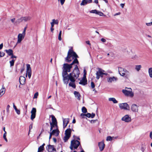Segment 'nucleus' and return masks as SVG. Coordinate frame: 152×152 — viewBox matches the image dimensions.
I'll return each instance as SVG.
<instances>
[{
    "label": "nucleus",
    "mask_w": 152,
    "mask_h": 152,
    "mask_svg": "<svg viewBox=\"0 0 152 152\" xmlns=\"http://www.w3.org/2000/svg\"><path fill=\"white\" fill-rule=\"evenodd\" d=\"M92 0H83L81 3L80 4L81 5H85L87 3H91Z\"/></svg>",
    "instance_id": "412c9836"
},
{
    "label": "nucleus",
    "mask_w": 152,
    "mask_h": 152,
    "mask_svg": "<svg viewBox=\"0 0 152 152\" xmlns=\"http://www.w3.org/2000/svg\"><path fill=\"white\" fill-rule=\"evenodd\" d=\"M118 71L120 75L126 78H128L130 76L129 72L123 68L118 67Z\"/></svg>",
    "instance_id": "20e7f679"
},
{
    "label": "nucleus",
    "mask_w": 152,
    "mask_h": 152,
    "mask_svg": "<svg viewBox=\"0 0 152 152\" xmlns=\"http://www.w3.org/2000/svg\"><path fill=\"white\" fill-rule=\"evenodd\" d=\"M113 137H112L110 136H108L107 137L106 140L111 141L112 140L113 138Z\"/></svg>",
    "instance_id": "ea45409f"
},
{
    "label": "nucleus",
    "mask_w": 152,
    "mask_h": 152,
    "mask_svg": "<svg viewBox=\"0 0 152 152\" xmlns=\"http://www.w3.org/2000/svg\"><path fill=\"white\" fill-rule=\"evenodd\" d=\"M15 111H16L17 113L18 114V115H19L20 114V110H18V109H16V110H15Z\"/></svg>",
    "instance_id": "8fccbe9b"
},
{
    "label": "nucleus",
    "mask_w": 152,
    "mask_h": 152,
    "mask_svg": "<svg viewBox=\"0 0 152 152\" xmlns=\"http://www.w3.org/2000/svg\"><path fill=\"white\" fill-rule=\"evenodd\" d=\"M120 6L122 7V8H123L124 7V4H120Z\"/></svg>",
    "instance_id": "774afa93"
},
{
    "label": "nucleus",
    "mask_w": 152,
    "mask_h": 152,
    "mask_svg": "<svg viewBox=\"0 0 152 152\" xmlns=\"http://www.w3.org/2000/svg\"><path fill=\"white\" fill-rule=\"evenodd\" d=\"M108 100L109 101H112L115 104L117 103L118 102L114 98H109Z\"/></svg>",
    "instance_id": "c756f323"
},
{
    "label": "nucleus",
    "mask_w": 152,
    "mask_h": 152,
    "mask_svg": "<svg viewBox=\"0 0 152 152\" xmlns=\"http://www.w3.org/2000/svg\"><path fill=\"white\" fill-rule=\"evenodd\" d=\"M50 117H51L52 118V122H51V123L57 124V121L55 117L53 115H50Z\"/></svg>",
    "instance_id": "bb28decb"
},
{
    "label": "nucleus",
    "mask_w": 152,
    "mask_h": 152,
    "mask_svg": "<svg viewBox=\"0 0 152 152\" xmlns=\"http://www.w3.org/2000/svg\"><path fill=\"white\" fill-rule=\"evenodd\" d=\"M50 131H51L52 130L53 128L55 126H56V128H58V127L57 125V124H56L55 123H51V122H50Z\"/></svg>",
    "instance_id": "cd10ccee"
},
{
    "label": "nucleus",
    "mask_w": 152,
    "mask_h": 152,
    "mask_svg": "<svg viewBox=\"0 0 152 152\" xmlns=\"http://www.w3.org/2000/svg\"><path fill=\"white\" fill-rule=\"evenodd\" d=\"M75 64H78L79 62L77 59H74L72 62L70 64L65 63L63 65L62 75L64 83L67 84L68 83L69 80L66 75H68V72H70L71 69L72 67V65Z\"/></svg>",
    "instance_id": "f257e3e1"
},
{
    "label": "nucleus",
    "mask_w": 152,
    "mask_h": 152,
    "mask_svg": "<svg viewBox=\"0 0 152 152\" xmlns=\"http://www.w3.org/2000/svg\"><path fill=\"white\" fill-rule=\"evenodd\" d=\"M101 41L103 42H106V40L104 38H102L101 39Z\"/></svg>",
    "instance_id": "bf43d9fd"
},
{
    "label": "nucleus",
    "mask_w": 152,
    "mask_h": 152,
    "mask_svg": "<svg viewBox=\"0 0 152 152\" xmlns=\"http://www.w3.org/2000/svg\"><path fill=\"white\" fill-rule=\"evenodd\" d=\"M58 1L60 2L61 5H63L64 4L65 0H58Z\"/></svg>",
    "instance_id": "49530a36"
},
{
    "label": "nucleus",
    "mask_w": 152,
    "mask_h": 152,
    "mask_svg": "<svg viewBox=\"0 0 152 152\" xmlns=\"http://www.w3.org/2000/svg\"><path fill=\"white\" fill-rule=\"evenodd\" d=\"M139 56L137 55H135L132 57V58L134 59H137L139 57Z\"/></svg>",
    "instance_id": "c03bdc74"
},
{
    "label": "nucleus",
    "mask_w": 152,
    "mask_h": 152,
    "mask_svg": "<svg viewBox=\"0 0 152 152\" xmlns=\"http://www.w3.org/2000/svg\"><path fill=\"white\" fill-rule=\"evenodd\" d=\"M38 95V92H37L34 94V98H37Z\"/></svg>",
    "instance_id": "de8ad7c7"
},
{
    "label": "nucleus",
    "mask_w": 152,
    "mask_h": 152,
    "mask_svg": "<svg viewBox=\"0 0 152 152\" xmlns=\"http://www.w3.org/2000/svg\"><path fill=\"white\" fill-rule=\"evenodd\" d=\"M5 55V53L3 52L0 51V57H4Z\"/></svg>",
    "instance_id": "79ce46f5"
},
{
    "label": "nucleus",
    "mask_w": 152,
    "mask_h": 152,
    "mask_svg": "<svg viewBox=\"0 0 152 152\" xmlns=\"http://www.w3.org/2000/svg\"><path fill=\"white\" fill-rule=\"evenodd\" d=\"M50 136H49V140L51 138L52 135H53V134H52L51 132H50Z\"/></svg>",
    "instance_id": "680f3d73"
},
{
    "label": "nucleus",
    "mask_w": 152,
    "mask_h": 152,
    "mask_svg": "<svg viewBox=\"0 0 152 152\" xmlns=\"http://www.w3.org/2000/svg\"><path fill=\"white\" fill-rule=\"evenodd\" d=\"M90 12L91 13H95L96 14L99 15L100 16H102L103 15V13L102 12L97 11L96 10H92Z\"/></svg>",
    "instance_id": "aec40b11"
},
{
    "label": "nucleus",
    "mask_w": 152,
    "mask_h": 152,
    "mask_svg": "<svg viewBox=\"0 0 152 152\" xmlns=\"http://www.w3.org/2000/svg\"><path fill=\"white\" fill-rule=\"evenodd\" d=\"M46 149L49 152H56V149L54 147L53 145H48L47 146Z\"/></svg>",
    "instance_id": "ddd939ff"
},
{
    "label": "nucleus",
    "mask_w": 152,
    "mask_h": 152,
    "mask_svg": "<svg viewBox=\"0 0 152 152\" xmlns=\"http://www.w3.org/2000/svg\"><path fill=\"white\" fill-rule=\"evenodd\" d=\"M15 18H12V19H11V22L12 23H14V24L15 23Z\"/></svg>",
    "instance_id": "13d9d810"
},
{
    "label": "nucleus",
    "mask_w": 152,
    "mask_h": 152,
    "mask_svg": "<svg viewBox=\"0 0 152 152\" xmlns=\"http://www.w3.org/2000/svg\"><path fill=\"white\" fill-rule=\"evenodd\" d=\"M70 137V136L65 135V136L64 137V141L65 142H66L69 139Z\"/></svg>",
    "instance_id": "72a5a7b5"
},
{
    "label": "nucleus",
    "mask_w": 152,
    "mask_h": 152,
    "mask_svg": "<svg viewBox=\"0 0 152 152\" xmlns=\"http://www.w3.org/2000/svg\"><path fill=\"white\" fill-rule=\"evenodd\" d=\"M131 109L133 112H137L138 110V106L136 104H133L132 105Z\"/></svg>",
    "instance_id": "dca6fc26"
},
{
    "label": "nucleus",
    "mask_w": 152,
    "mask_h": 152,
    "mask_svg": "<svg viewBox=\"0 0 152 152\" xmlns=\"http://www.w3.org/2000/svg\"><path fill=\"white\" fill-rule=\"evenodd\" d=\"M61 33H62V31H60L59 32V35H58V39L60 41L61 40Z\"/></svg>",
    "instance_id": "a19ab883"
},
{
    "label": "nucleus",
    "mask_w": 152,
    "mask_h": 152,
    "mask_svg": "<svg viewBox=\"0 0 152 152\" xmlns=\"http://www.w3.org/2000/svg\"><path fill=\"white\" fill-rule=\"evenodd\" d=\"M80 74V72L78 66L76 65L72 72L67 75L68 79L72 82H75V80L79 77Z\"/></svg>",
    "instance_id": "f03ea898"
},
{
    "label": "nucleus",
    "mask_w": 152,
    "mask_h": 152,
    "mask_svg": "<svg viewBox=\"0 0 152 152\" xmlns=\"http://www.w3.org/2000/svg\"><path fill=\"white\" fill-rule=\"evenodd\" d=\"M13 107L15 109V110L17 109V108L16 106H15V104L14 103H13Z\"/></svg>",
    "instance_id": "69168bd1"
},
{
    "label": "nucleus",
    "mask_w": 152,
    "mask_h": 152,
    "mask_svg": "<svg viewBox=\"0 0 152 152\" xmlns=\"http://www.w3.org/2000/svg\"><path fill=\"white\" fill-rule=\"evenodd\" d=\"M23 21L27 22L29 21L31 19V17L29 16H26L25 17H22Z\"/></svg>",
    "instance_id": "5701e85b"
},
{
    "label": "nucleus",
    "mask_w": 152,
    "mask_h": 152,
    "mask_svg": "<svg viewBox=\"0 0 152 152\" xmlns=\"http://www.w3.org/2000/svg\"><path fill=\"white\" fill-rule=\"evenodd\" d=\"M86 116L88 118H90L91 117V114L90 113H87L86 114Z\"/></svg>",
    "instance_id": "09e8293b"
},
{
    "label": "nucleus",
    "mask_w": 152,
    "mask_h": 152,
    "mask_svg": "<svg viewBox=\"0 0 152 152\" xmlns=\"http://www.w3.org/2000/svg\"><path fill=\"white\" fill-rule=\"evenodd\" d=\"M32 128V124L30 125L29 127V131H30V130H31Z\"/></svg>",
    "instance_id": "052dcab7"
},
{
    "label": "nucleus",
    "mask_w": 152,
    "mask_h": 152,
    "mask_svg": "<svg viewBox=\"0 0 152 152\" xmlns=\"http://www.w3.org/2000/svg\"><path fill=\"white\" fill-rule=\"evenodd\" d=\"M91 85L92 88H94L95 86L94 83L93 82H91Z\"/></svg>",
    "instance_id": "a18cd8bd"
},
{
    "label": "nucleus",
    "mask_w": 152,
    "mask_h": 152,
    "mask_svg": "<svg viewBox=\"0 0 152 152\" xmlns=\"http://www.w3.org/2000/svg\"><path fill=\"white\" fill-rule=\"evenodd\" d=\"M53 135H55L56 136H58L60 133V132L58 130V128H56V129L53 130L51 132Z\"/></svg>",
    "instance_id": "a211bd4d"
},
{
    "label": "nucleus",
    "mask_w": 152,
    "mask_h": 152,
    "mask_svg": "<svg viewBox=\"0 0 152 152\" xmlns=\"http://www.w3.org/2000/svg\"><path fill=\"white\" fill-rule=\"evenodd\" d=\"M80 116H81L82 118H85V116H86V114L81 113L80 114Z\"/></svg>",
    "instance_id": "5fc2aeb1"
},
{
    "label": "nucleus",
    "mask_w": 152,
    "mask_h": 152,
    "mask_svg": "<svg viewBox=\"0 0 152 152\" xmlns=\"http://www.w3.org/2000/svg\"><path fill=\"white\" fill-rule=\"evenodd\" d=\"M26 77H27V75H28V77L29 79H30L31 75V68L30 67V65L29 64H27L26 65Z\"/></svg>",
    "instance_id": "1a4fd4ad"
},
{
    "label": "nucleus",
    "mask_w": 152,
    "mask_h": 152,
    "mask_svg": "<svg viewBox=\"0 0 152 152\" xmlns=\"http://www.w3.org/2000/svg\"><path fill=\"white\" fill-rule=\"evenodd\" d=\"M6 135H7V132H5L3 134V138H5V137H6Z\"/></svg>",
    "instance_id": "e2e57ef3"
},
{
    "label": "nucleus",
    "mask_w": 152,
    "mask_h": 152,
    "mask_svg": "<svg viewBox=\"0 0 152 152\" xmlns=\"http://www.w3.org/2000/svg\"><path fill=\"white\" fill-rule=\"evenodd\" d=\"M44 147L43 146H40L39 148L38 149V151L37 152H41V151H43L44 150Z\"/></svg>",
    "instance_id": "c9c22d12"
},
{
    "label": "nucleus",
    "mask_w": 152,
    "mask_h": 152,
    "mask_svg": "<svg viewBox=\"0 0 152 152\" xmlns=\"http://www.w3.org/2000/svg\"><path fill=\"white\" fill-rule=\"evenodd\" d=\"M63 124H66L67 125L69 122V120L68 118L63 119Z\"/></svg>",
    "instance_id": "2f4dec72"
},
{
    "label": "nucleus",
    "mask_w": 152,
    "mask_h": 152,
    "mask_svg": "<svg viewBox=\"0 0 152 152\" xmlns=\"http://www.w3.org/2000/svg\"><path fill=\"white\" fill-rule=\"evenodd\" d=\"M10 106L9 105H8L7 106V108H6V110H7V112H8L9 111V109L10 108Z\"/></svg>",
    "instance_id": "864d4df0"
},
{
    "label": "nucleus",
    "mask_w": 152,
    "mask_h": 152,
    "mask_svg": "<svg viewBox=\"0 0 152 152\" xmlns=\"http://www.w3.org/2000/svg\"><path fill=\"white\" fill-rule=\"evenodd\" d=\"M73 138H74V139L73 140H80V138L79 137H77L75 135L73 136Z\"/></svg>",
    "instance_id": "37998d69"
},
{
    "label": "nucleus",
    "mask_w": 152,
    "mask_h": 152,
    "mask_svg": "<svg viewBox=\"0 0 152 152\" xmlns=\"http://www.w3.org/2000/svg\"><path fill=\"white\" fill-rule=\"evenodd\" d=\"M11 58H17V57L13 55V54H12V55H11Z\"/></svg>",
    "instance_id": "4d7b16f0"
},
{
    "label": "nucleus",
    "mask_w": 152,
    "mask_h": 152,
    "mask_svg": "<svg viewBox=\"0 0 152 152\" xmlns=\"http://www.w3.org/2000/svg\"><path fill=\"white\" fill-rule=\"evenodd\" d=\"M26 28H27V27H25V28H24V30L22 34H24V35H25L26 31Z\"/></svg>",
    "instance_id": "3c124183"
},
{
    "label": "nucleus",
    "mask_w": 152,
    "mask_h": 152,
    "mask_svg": "<svg viewBox=\"0 0 152 152\" xmlns=\"http://www.w3.org/2000/svg\"><path fill=\"white\" fill-rule=\"evenodd\" d=\"M86 74L83 75V77L79 83V84L83 86H85L87 84V80L86 76H85Z\"/></svg>",
    "instance_id": "9b49d317"
},
{
    "label": "nucleus",
    "mask_w": 152,
    "mask_h": 152,
    "mask_svg": "<svg viewBox=\"0 0 152 152\" xmlns=\"http://www.w3.org/2000/svg\"><path fill=\"white\" fill-rule=\"evenodd\" d=\"M82 112L84 113H86L87 112L86 108L85 107H83L82 108Z\"/></svg>",
    "instance_id": "e433bc0d"
},
{
    "label": "nucleus",
    "mask_w": 152,
    "mask_h": 152,
    "mask_svg": "<svg viewBox=\"0 0 152 152\" xmlns=\"http://www.w3.org/2000/svg\"><path fill=\"white\" fill-rule=\"evenodd\" d=\"M15 60L12 59V60L10 61V66H14L15 61Z\"/></svg>",
    "instance_id": "4c0bfd02"
},
{
    "label": "nucleus",
    "mask_w": 152,
    "mask_h": 152,
    "mask_svg": "<svg viewBox=\"0 0 152 152\" xmlns=\"http://www.w3.org/2000/svg\"><path fill=\"white\" fill-rule=\"evenodd\" d=\"M122 92L126 96L132 97L134 96V93L131 88L126 87L124 89L122 90Z\"/></svg>",
    "instance_id": "39448f33"
},
{
    "label": "nucleus",
    "mask_w": 152,
    "mask_h": 152,
    "mask_svg": "<svg viewBox=\"0 0 152 152\" xmlns=\"http://www.w3.org/2000/svg\"><path fill=\"white\" fill-rule=\"evenodd\" d=\"M98 70L96 72V78L98 80L99 79L100 77H103V72H105V71L101 69V68H98Z\"/></svg>",
    "instance_id": "0eeeda50"
},
{
    "label": "nucleus",
    "mask_w": 152,
    "mask_h": 152,
    "mask_svg": "<svg viewBox=\"0 0 152 152\" xmlns=\"http://www.w3.org/2000/svg\"><path fill=\"white\" fill-rule=\"evenodd\" d=\"M5 91V88L4 85H3L2 86V88L0 90V93L2 94V95H3L4 94Z\"/></svg>",
    "instance_id": "c85d7f7f"
},
{
    "label": "nucleus",
    "mask_w": 152,
    "mask_h": 152,
    "mask_svg": "<svg viewBox=\"0 0 152 152\" xmlns=\"http://www.w3.org/2000/svg\"><path fill=\"white\" fill-rule=\"evenodd\" d=\"M54 24H57L58 25V20H55L54 19L52 20V22Z\"/></svg>",
    "instance_id": "58836bf2"
},
{
    "label": "nucleus",
    "mask_w": 152,
    "mask_h": 152,
    "mask_svg": "<svg viewBox=\"0 0 152 152\" xmlns=\"http://www.w3.org/2000/svg\"><path fill=\"white\" fill-rule=\"evenodd\" d=\"M3 46V45L2 43L0 45V50H1Z\"/></svg>",
    "instance_id": "0e129e2a"
},
{
    "label": "nucleus",
    "mask_w": 152,
    "mask_h": 152,
    "mask_svg": "<svg viewBox=\"0 0 152 152\" xmlns=\"http://www.w3.org/2000/svg\"><path fill=\"white\" fill-rule=\"evenodd\" d=\"M146 25L148 26H151L152 25V21L150 23H146Z\"/></svg>",
    "instance_id": "603ef678"
},
{
    "label": "nucleus",
    "mask_w": 152,
    "mask_h": 152,
    "mask_svg": "<svg viewBox=\"0 0 152 152\" xmlns=\"http://www.w3.org/2000/svg\"><path fill=\"white\" fill-rule=\"evenodd\" d=\"M142 68L141 65H137L135 66V69L138 72Z\"/></svg>",
    "instance_id": "473e14b6"
},
{
    "label": "nucleus",
    "mask_w": 152,
    "mask_h": 152,
    "mask_svg": "<svg viewBox=\"0 0 152 152\" xmlns=\"http://www.w3.org/2000/svg\"><path fill=\"white\" fill-rule=\"evenodd\" d=\"M74 83V82H70L69 84V86H71L74 88H76V85Z\"/></svg>",
    "instance_id": "f704fd0d"
},
{
    "label": "nucleus",
    "mask_w": 152,
    "mask_h": 152,
    "mask_svg": "<svg viewBox=\"0 0 152 152\" xmlns=\"http://www.w3.org/2000/svg\"><path fill=\"white\" fill-rule=\"evenodd\" d=\"M150 137L152 139V132H151L150 134Z\"/></svg>",
    "instance_id": "338daca9"
},
{
    "label": "nucleus",
    "mask_w": 152,
    "mask_h": 152,
    "mask_svg": "<svg viewBox=\"0 0 152 152\" xmlns=\"http://www.w3.org/2000/svg\"><path fill=\"white\" fill-rule=\"evenodd\" d=\"M36 109L35 108H33L31 112V119L32 120L35 118L36 117Z\"/></svg>",
    "instance_id": "9d476101"
},
{
    "label": "nucleus",
    "mask_w": 152,
    "mask_h": 152,
    "mask_svg": "<svg viewBox=\"0 0 152 152\" xmlns=\"http://www.w3.org/2000/svg\"><path fill=\"white\" fill-rule=\"evenodd\" d=\"M80 145V142L78 140H72L71 141L70 148L72 151L73 150V148L74 149L77 148Z\"/></svg>",
    "instance_id": "423d86ee"
},
{
    "label": "nucleus",
    "mask_w": 152,
    "mask_h": 152,
    "mask_svg": "<svg viewBox=\"0 0 152 152\" xmlns=\"http://www.w3.org/2000/svg\"><path fill=\"white\" fill-rule=\"evenodd\" d=\"M121 120L126 122H129L131 121V119L128 115H126L122 118Z\"/></svg>",
    "instance_id": "f8f14e48"
},
{
    "label": "nucleus",
    "mask_w": 152,
    "mask_h": 152,
    "mask_svg": "<svg viewBox=\"0 0 152 152\" xmlns=\"http://www.w3.org/2000/svg\"><path fill=\"white\" fill-rule=\"evenodd\" d=\"M26 82V78L25 77L23 76H20L19 78V82L20 84L22 85L25 84Z\"/></svg>",
    "instance_id": "6ab92c4d"
},
{
    "label": "nucleus",
    "mask_w": 152,
    "mask_h": 152,
    "mask_svg": "<svg viewBox=\"0 0 152 152\" xmlns=\"http://www.w3.org/2000/svg\"><path fill=\"white\" fill-rule=\"evenodd\" d=\"M5 51L9 56H11L13 53V51L12 50L9 49V50H5Z\"/></svg>",
    "instance_id": "393cba45"
},
{
    "label": "nucleus",
    "mask_w": 152,
    "mask_h": 152,
    "mask_svg": "<svg viewBox=\"0 0 152 152\" xmlns=\"http://www.w3.org/2000/svg\"><path fill=\"white\" fill-rule=\"evenodd\" d=\"M23 21V17H22L20 18H19L18 19H17L15 22L14 24L17 25V24L20 23Z\"/></svg>",
    "instance_id": "b1692460"
},
{
    "label": "nucleus",
    "mask_w": 152,
    "mask_h": 152,
    "mask_svg": "<svg viewBox=\"0 0 152 152\" xmlns=\"http://www.w3.org/2000/svg\"><path fill=\"white\" fill-rule=\"evenodd\" d=\"M78 56L76 53L72 49L69 50L67 56L65 58V61L66 62L70 63L74 58L77 59Z\"/></svg>",
    "instance_id": "7ed1b4c3"
},
{
    "label": "nucleus",
    "mask_w": 152,
    "mask_h": 152,
    "mask_svg": "<svg viewBox=\"0 0 152 152\" xmlns=\"http://www.w3.org/2000/svg\"><path fill=\"white\" fill-rule=\"evenodd\" d=\"M118 80V78L115 77L113 76L112 77H109L107 78V80L108 82L111 83L112 82H116Z\"/></svg>",
    "instance_id": "2eb2a0df"
},
{
    "label": "nucleus",
    "mask_w": 152,
    "mask_h": 152,
    "mask_svg": "<svg viewBox=\"0 0 152 152\" xmlns=\"http://www.w3.org/2000/svg\"><path fill=\"white\" fill-rule=\"evenodd\" d=\"M98 146L100 151H102L104 148L105 144L102 141L99 142Z\"/></svg>",
    "instance_id": "f3484780"
},
{
    "label": "nucleus",
    "mask_w": 152,
    "mask_h": 152,
    "mask_svg": "<svg viewBox=\"0 0 152 152\" xmlns=\"http://www.w3.org/2000/svg\"><path fill=\"white\" fill-rule=\"evenodd\" d=\"M119 106L120 108L121 109L125 110H129V107L126 103L119 104Z\"/></svg>",
    "instance_id": "6e6552de"
},
{
    "label": "nucleus",
    "mask_w": 152,
    "mask_h": 152,
    "mask_svg": "<svg viewBox=\"0 0 152 152\" xmlns=\"http://www.w3.org/2000/svg\"><path fill=\"white\" fill-rule=\"evenodd\" d=\"M74 94L75 97L77 98L78 100H80L81 96L79 92L76 91H75Z\"/></svg>",
    "instance_id": "4be33fe9"
},
{
    "label": "nucleus",
    "mask_w": 152,
    "mask_h": 152,
    "mask_svg": "<svg viewBox=\"0 0 152 152\" xmlns=\"http://www.w3.org/2000/svg\"><path fill=\"white\" fill-rule=\"evenodd\" d=\"M25 35L22 34H19L18 36V41L17 43H20L22 40L24 38Z\"/></svg>",
    "instance_id": "4468645a"
},
{
    "label": "nucleus",
    "mask_w": 152,
    "mask_h": 152,
    "mask_svg": "<svg viewBox=\"0 0 152 152\" xmlns=\"http://www.w3.org/2000/svg\"><path fill=\"white\" fill-rule=\"evenodd\" d=\"M148 72L149 77L152 78V67L148 69Z\"/></svg>",
    "instance_id": "7c9ffc66"
},
{
    "label": "nucleus",
    "mask_w": 152,
    "mask_h": 152,
    "mask_svg": "<svg viewBox=\"0 0 152 152\" xmlns=\"http://www.w3.org/2000/svg\"><path fill=\"white\" fill-rule=\"evenodd\" d=\"M71 133V129L69 128L67 129L65 131V134L66 135H67L70 137Z\"/></svg>",
    "instance_id": "a878e982"
},
{
    "label": "nucleus",
    "mask_w": 152,
    "mask_h": 152,
    "mask_svg": "<svg viewBox=\"0 0 152 152\" xmlns=\"http://www.w3.org/2000/svg\"><path fill=\"white\" fill-rule=\"evenodd\" d=\"M95 113H92L91 114V118H94V116H95Z\"/></svg>",
    "instance_id": "6e6d98bb"
}]
</instances>
